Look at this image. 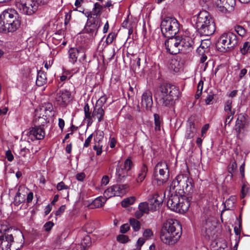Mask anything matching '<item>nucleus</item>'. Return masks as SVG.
<instances>
[{
    "label": "nucleus",
    "mask_w": 250,
    "mask_h": 250,
    "mask_svg": "<svg viewBox=\"0 0 250 250\" xmlns=\"http://www.w3.org/2000/svg\"><path fill=\"white\" fill-rule=\"evenodd\" d=\"M190 24L201 36L212 35L216 29L214 20L207 11L199 12L190 19Z\"/></svg>",
    "instance_id": "nucleus-1"
},
{
    "label": "nucleus",
    "mask_w": 250,
    "mask_h": 250,
    "mask_svg": "<svg viewBox=\"0 0 250 250\" xmlns=\"http://www.w3.org/2000/svg\"><path fill=\"white\" fill-rule=\"evenodd\" d=\"M147 172V168L146 166L143 165L141 167L139 173L138 174L136 181L137 183H141L146 178Z\"/></svg>",
    "instance_id": "nucleus-30"
},
{
    "label": "nucleus",
    "mask_w": 250,
    "mask_h": 250,
    "mask_svg": "<svg viewBox=\"0 0 250 250\" xmlns=\"http://www.w3.org/2000/svg\"><path fill=\"white\" fill-rule=\"evenodd\" d=\"M29 139L32 141L41 140L44 137L45 133L41 125L35 126L31 128L27 133Z\"/></svg>",
    "instance_id": "nucleus-16"
},
{
    "label": "nucleus",
    "mask_w": 250,
    "mask_h": 250,
    "mask_svg": "<svg viewBox=\"0 0 250 250\" xmlns=\"http://www.w3.org/2000/svg\"><path fill=\"white\" fill-rule=\"evenodd\" d=\"M6 157L8 161L11 162L14 159V156L12 154V152L10 150H8L5 153Z\"/></svg>",
    "instance_id": "nucleus-58"
},
{
    "label": "nucleus",
    "mask_w": 250,
    "mask_h": 250,
    "mask_svg": "<svg viewBox=\"0 0 250 250\" xmlns=\"http://www.w3.org/2000/svg\"><path fill=\"white\" fill-rule=\"evenodd\" d=\"M69 62L75 63L78 60L80 62L84 61L86 57L85 49L82 47H72L68 50Z\"/></svg>",
    "instance_id": "nucleus-13"
},
{
    "label": "nucleus",
    "mask_w": 250,
    "mask_h": 250,
    "mask_svg": "<svg viewBox=\"0 0 250 250\" xmlns=\"http://www.w3.org/2000/svg\"><path fill=\"white\" fill-rule=\"evenodd\" d=\"M71 18V12H69L68 13H66L65 14V20H64V24L67 25L70 21Z\"/></svg>",
    "instance_id": "nucleus-59"
},
{
    "label": "nucleus",
    "mask_w": 250,
    "mask_h": 250,
    "mask_svg": "<svg viewBox=\"0 0 250 250\" xmlns=\"http://www.w3.org/2000/svg\"><path fill=\"white\" fill-rule=\"evenodd\" d=\"M107 199L104 197L100 196L96 198L92 202V205L96 208L102 207L104 205Z\"/></svg>",
    "instance_id": "nucleus-31"
},
{
    "label": "nucleus",
    "mask_w": 250,
    "mask_h": 250,
    "mask_svg": "<svg viewBox=\"0 0 250 250\" xmlns=\"http://www.w3.org/2000/svg\"><path fill=\"white\" fill-rule=\"evenodd\" d=\"M25 201V196L23 195L22 196L21 195V193L19 191H18L14 197L13 204L15 206H19L20 204L22 203Z\"/></svg>",
    "instance_id": "nucleus-32"
},
{
    "label": "nucleus",
    "mask_w": 250,
    "mask_h": 250,
    "mask_svg": "<svg viewBox=\"0 0 250 250\" xmlns=\"http://www.w3.org/2000/svg\"><path fill=\"white\" fill-rule=\"evenodd\" d=\"M116 34L114 33H110L107 37L105 42L107 44L111 43L116 38Z\"/></svg>",
    "instance_id": "nucleus-45"
},
{
    "label": "nucleus",
    "mask_w": 250,
    "mask_h": 250,
    "mask_svg": "<svg viewBox=\"0 0 250 250\" xmlns=\"http://www.w3.org/2000/svg\"><path fill=\"white\" fill-rule=\"evenodd\" d=\"M104 138V133L103 132H99L97 133L96 136L94 137V141L95 144H101V142Z\"/></svg>",
    "instance_id": "nucleus-44"
},
{
    "label": "nucleus",
    "mask_w": 250,
    "mask_h": 250,
    "mask_svg": "<svg viewBox=\"0 0 250 250\" xmlns=\"http://www.w3.org/2000/svg\"><path fill=\"white\" fill-rule=\"evenodd\" d=\"M216 4L219 11L226 12L229 8L234 6L235 0H217Z\"/></svg>",
    "instance_id": "nucleus-19"
},
{
    "label": "nucleus",
    "mask_w": 250,
    "mask_h": 250,
    "mask_svg": "<svg viewBox=\"0 0 250 250\" xmlns=\"http://www.w3.org/2000/svg\"><path fill=\"white\" fill-rule=\"evenodd\" d=\"M102 147L103 146L100 144H95V145L93 146V149L96 151L97 155H100L102 153Z\"/></svg>",
    "instance_id": "nucleus-49"
},
{
    "label": "nucleus",
    "mask_w": 250,
    "mask_h": 250,
    "mask_svg": "<svg viewBox=\"0 0 250 250\" xmlns=\"http://www.w3.org/2000/svg\"><path fill=\"white\" fill-rule=\"evenodd\" d=\"M204 82L200 81L198 84L197 90L195 95V98L197 100L199 98L202 93Z\"/></svg>",
    "instance_id": "nucleus-41"
},
{
    "label": "nucleus",
    "mask_w": 250,
    "mask_h": 250,
    "mask_svg": "<svg viewBox=\"0 0 250 250\" xmlns=\"http://www.w3.org/2000/svg\"><path fill=\"white\" fill-rule=\"evenodd\" d=\"M241 53L242 54H246L249 52H250V42H246L243 46V47L240 48Z\"/></svg>",
    "instance_id": "nucleus-42"
},
{
    "label": "nucleus",
    "mask_w": 250,
    "mask_h": 250,
    "mask_svg": "<svg viewBox=\"0 0 250 250\" xmlns=\"http://www.w3.org/2000/svg\"><path fill=\"white\" fill-rule=\"evenodd\" d=\"M29 153V150L26 147L22 148L20 152V155L21 157H23L24 158H26L27 154Z\"/></svg>",
    "instance_id": "nucleus-52"
},
{
    "label": "nucleus",
    "mask_w": 250,
    "mask_h": 250,
    "mask_svg": "<svg viewBox=\"0 0 250 250\" xmlns=\"http://www.w3.org/2000/svg\"><path fill=\"white\" fill-rule=\"evenodd\" d=\"M179 94V90L176 86L170 83H164L157 89L155 97L159 105L171 107L175 104Z\"/></svg>",
    "instance_id": "nucleus-2"
},
{
    "label": "nucleus",
    "mask_w": 250,
    "mask_h": 250,
    "mask_svg": "<svg viewBox=\"0 0 250 250\" xmlns=\"http://www.w3.org/2000/svg\"><path fill=\"white\" fill-rule=\"evenodd\" d=\"M65 209V206L62 205L61 206L58 210L56 212V215L59 216L62 213Z\"/></svg>",
    "instance_id": "nucleus-61"
},
{
    "label": "nucleus",
    "mask_w": 250,
    "mask_h": 250,
    "mask_svg": "<svg viewBox=\"0 0 250 250\" xmlns=\"http://www.w3.org/2000/svg\"><path fill=\"white\" fill-rule=\"evenodd\" d=\"M240 38L232 32H228L222 34L216 43L217 49L223 53L232 51L238 45Z\"/></svg>",
    "instance_id": "nucleus-5"
},
{
    "label": "nucleus",
    "mask_w": 250,
    "mask_h": 250,
    "mask_svg": "<svg viewBox=\"0 0 250 250\" xmlns=\"http://www.w3.org/2000/svg\"><path fill=\"white\" fill-rule=\"evenodd\" d=\"M69 187L68 186L65 185L63 182H59L57 185V189L58 190H62L63 189H68Z\"/></svg>",
    "instance_id": "nucleus-50"
},
{
    "label": "nucleus",
    "mask_w": 250,
    "mask_h": 250,
    "mask_svg": "<svg viewBox=\"0 0 250 250\" xmlns=\"http://www.w3.org/2000/svg\"><path fill=\"white\" fill-rule=\"evenodd\" d=\"M138 210L135 212V215L138 219L142 217L144 214L148 213L149 210L148 203L147 202H142L139 204Z\"/></svg>",
    "instance_id": "nucleus-23"
},
{
    "label": "nucleus",
    "mask_w": 250,
    "mask_h": 250,
    "mask_svg": "<svg viewBox=\"0 0 250 250\" xmlns=\"http://www.w3.org/2000/svg\"><path fill=\"white\" fill-rule=\"evenodd\" d=\"M114 193V187L113 186L108 188L107 189H106L104 193V196L106 199L109 198L111 197L115 196V194Z\"/></svg>",
    "instance_id": "nucleus-40"
},
{
    "label": "nucleus",
    "mask_w": 250,
    "mask_h": 250,
    "mask_svg": "<svg viewBox=\"0 0 250 250\" xmlns=\"http://www.w3.org/2000/svg\"><path fill=\"white\" fill-rule=\"evenodd\" d=\"M132 165V161L130 158L128 157L125 160L123 167L121 165L118 166L116 172L118 179L121 180L122 178L125 177L127 172L130 170Z\"/></svg>",
    "instance_id": "nucleus-15"
},
{
    "label": "nucleus",
    "mask_w": 250,
    "mask_h": 250,
    "mask_svg": "<svg viewBox=\"0 0 250 250\" xmlns=\"http://www.w3.org/2000/svg\"><path fill=\"white\" fill-rule=\"evenodd\" d=\"M232 100H227L224 104V109L232 108Z\"/></svg>",
    "instance_id": "nucleus-60"
},
{
    "label": "nucleus",
    "mask_w": 250,
    "mask_h": 250,
    "mask_svg": "<svg viewBox=\"0 0 250 250\" xmlns=\"http://www.w3.org/2000/svg\"><path fill=\"white\" fill-rule=\"evenodd\" d=\"M54 116L53 107L51 104L45 103L40 109L35 111L34 121L35 123L43 125L45 124L49 118Z\"/></svg>",
    "instance_id": "nucleus-9"
},
{
    "label": "nucleus",
    "mask_w": 250,
    "mask_h": 250,
    "mask_svg": "<svg viewBox=\"0 0 250 250\" xmlns=\"http://www.w3.org/2000/svg\"><path fill=\"white\" fill-rule=\"evenodd\" d=\"M141 104L146 109H150L153 104L152 94L149 90L145 91L142 97Z\"/></svg>",
    "instance_id": "nucleus-21"
},
{
    "label": "nucleus",
    "mask_w": 250,
    "mask_h": 250,
    "mask_svg": "<svg viewBox=\"0 0 250 250\" xmlns=\"http://www.w3.org/2000/svg\"><path fill=\"white\" fill-rule=\"evenodd\" d=\"M17 7L24 14L30 16L37 11L38 3L37 0H20L17 3Z\"/></svg>",
    "instance_id": "nucleus-11"
},
{
    "label": "nucleus",
    "mask_w": 250,
    "mask_h": 250,
    "mask_svg": "<svg viewBox=\"0 0 250 250\" xmlns=\"http://www.w3.org/2000/svg\"><path fill=\"white\" fill-rule=\"evenodd\" d=\"M83 111L84 113V120H85L87 125L90 126L93 122L94 118L93 116V113L91 114L90 111L89 106L88 104H86L83 107Z\"/></svg>",
    "instance_id": "nucleus-24"
},
{
    "label": "nucleus",
    "mask_w": 250,
    "mask_h": 250,
    "mask_svg": "<svg viewBox=\"0 0 250 250\" xmlns=\"http://www.w3.org/2000/svg\"><path fill=\"white\" fill-rule=\"evenodd\" d=\"M114 194L115 196H120L125 193L128 188L127 185H117L113 186Z\"/></svg>",
    "instance_id": "nucleus-27"
},
{
    "label": "nucleus",
    "mask_w": 250,
    "mask_h": 250,
    "mask_svg": "<svg viewBox=\"0 0 250 250\" xmlns=\"http://www.w3.org/2000/svg\"><path fill=\"white\" fill-rule=\"evenodd\" d=\"M163 202V197L158 193H155L152 197L149 199L150 209L152 211L156 210Z\"/></svg>",
    "instance_id": "nucleus-20"
},
{
    "label": "nucleus",
    "mask_w": 250,
    "mask_h": 250,
    "mask_svg": "<svg viewBox=\"0 0 250 250\" xmlns=\"http://www.w3.org/2000/svg\"><path fill=\"white\" fill-rule=\"evenodd\" d=\"M14 242L12 234H5L0 236V250H11L10 246Z\"/></svg>",
    "instance_id": "nucleus-18"
},
{
    "label": "nucleus",
    "mask_w": 250,
    "mask_h": 250,
    "mask_svg": "<svg viewBox=\"0 0 250 250\" xmlns=\"http://www.w3.org/2000/svg\"><path fill=\"white\" fill-rule=\"evenodd\" d=\"M106 101V96L105 95L102 96L97 100L95 106H102L103 107Z\"/></svg>",
    "instance_id": "nucleus-43"
},
{
    "label": "nucleus",
    "mask_w": 250,
    "mask_h": 250,
    "mask_svg": "<svg viewBox=\"0 0 250 250\" xmlns=\"http://www.w3.org/2000/svg\"><path fill=\"white\" fill-rule=\"evenodd\" d=\"M47 78L45 73L42 71H39L36 79V84L39 86H42L46 83Z\"/></svg>",
    "instance_id": "nucleus-28"
},
{
    "label": "nucleus",
    "mask_w": 250,
    "mask_h": 250,
    "mask_svg": "<svg viewBox=\"0 0 250 250\" xmlns=\"http://www.w3.org/2000/svg\"><path fill=\"white\" fill-rule=\"evenodd\" d=\"M129 223L134 231H137L140 229V223L139 221L134 218H131Z\"/></svg>",
    "instance_id": "nucleus-38"
},
{
    "label": "nucleus",
    "mask_w": 250,
    "mask_h": 250,
    "mask_svg": "<svg viewBox=\"0 0 250 250\" xmlns=\"http://www.w3.org/2000/svg\"><path fill=\"white\" fill-rule=\"evenodd\" d=\"M135 201V198L134 197H130L124 199L121 202V205L123 207H126L132 205Z\"/></svg>",
    "instance_id": "nucleus-37"
},
{
    "label": "nucleus",
    "mask_w": 250,
    "mask_h": 250,
    "mask_svg": "<svg viewBox=\"0 0 250 250\" xmlns=\"http://www.w3.org/2000/svg\"><path fill=\"white\" fill-rule=\"evenodd\" d=\"M117 240L120 243H125L128 242V237L125 235H119L117 237Z\"/></svg>",
    "instance_id": "nucleus-47"
},
{
    "label": "nucleus",
    "mask_w": 250,
    "mask_h": 250,
    "mask_svg": "<svg viewBox=\"0 0 250 250\" xmlns=\"http://www.w3.org/2000/svg\"><path fill=\"white\" fill-rule=\"evenodd\" d=\"M182 226L180 222L174 219H168L164 223L161 230L160 238L168 245H173L180 238Z\"/></svg>",
    "instance_id": "nucleus-3"
},
{
    "label": "nucleus",
    "mask_w": 250,
    "mask_h": 250,
    "mask_svg": "<svg viewBox=\"0 0 250 250\" xmlns=\"http://www.w3.org/2000/svg\"><path fill=\"white\" fill-rule=\"evenodd\" d=\"M224 111L226 113V115L227 116V118L229 119V117H233V116L235 113V110L231 108L224 109Z\"/></svg>",
    "instance_id": "nucleus-46"
},
{
    "label": "nucleus",
    "mask_w": 250,
    "mask_h": 250,
    "mask_svg": "<svg viewBox=\"0 0 250 250\" xmlns=\"http://www.w3.org/2000/svg\"><path fill=\"white\" fill-rule=\"evenodd\" d=\"M154 171L156 173L158 172L159 174V180L162 182H165L168 177L169 170L167 164L166 162L161 161L156 165Z\"/></svg>",
    "instance_id": "nucleus-14"
},
{
    "label": "nucleus",
    "mask_w": 250,
    "mask_h": 250,
    "mask_svg": "<svg viewBox=\"0 0 250 250\" xmlns=\"http://www.w3.org/2000/svg\"><path fill=\"white\" fill-rule=\"evenodd\" d=\"M201 41L200 45L197 47L196 50L197 53L200 54L208 52L211 45L210 41L208 40L201 41L197 34L195 36L193 34L192 37H190V39H188V48L192 47L193 48L194 46H198Z\"/></svg>",
    "instance_id": "nucleus-10"
},
{
    "label": "nucleus",
    "mask_w": 250,
    "mask_h": 250,
    "mask_svg": "<svg viewBox=\"0 0 250 250\" xmlns=\"http://www.w3.org/2000/svg\"><path fill=\"white\" fill-rule=\"evenodd\" d=\"M103 9L102 6L98 3H96L94 4V7L91 12L87 13L85 14V16L87 18L96 19L97 18L99 19H101L100 15L102 12Z\"/></svg>",
    "instance_id": "nucleus-22"
},
{
    "label": "nucleus",
    "mask_w": 250,
    "mask_h": 250,
    "mask_svg": "<svg viewBox=\"0 0 250 250\" xmlns=\"http://www.w3.org/2000/svg\"><path fill=\"white\" fill-rule=\"evenodd\" d=\"M8 229L7 223L4 221H0V233H3Z\"/></svg>",
    "instance_id": "nucleus-48"
},
{
    "label": "nucleus",
    "mask_w": 250,
    "mask_h": 250,
    "mask_svg": "<svg viewBox=\"0 0 250 250\" xmlns=\"http://www.w3.org/2000/svg\"><path fill=\"white\" fill-rule=\"evenodd\" d=\"M236 199L234 197L231 196L224 202V208L225 210H233L235 207Z\"/></svg>",
    "instance_id": "nucleus-29"
},
{
    "label": "nucleus",
    "mask_w": 250,
    "mask_h": 250,
    "mask_svg": "<svg viewBox=\"0 0 250 250\" xmlns=\"http://www.w3.org/2000/svg\"><path fill=\"white\" fill-rule=\"evenodd\" d=\"M235 31L241 37H244L246 35L247 30L244 27L237 25L234 27Z\"/></svg>",
    "instance_id": "nucleus-34"
},
{
    "label": "nucleus",
    "mask_w": 250,
    "mask_h": 250,
    "mask_svg": "<svg viewBox=\"0 0 250 250\" xmlns=\"http://www.w3.org/2000/svg\"><path fill=\"white\" fill-rule=\"evenodd\" d=\"M88 20L86 24L84 27V32L92 37H95L99 27L101 25V19H99L97 18L96 19H92L87 18Z\"/></svg>",
    "instance_id": "nucleus-12"
},
{
    "label": "nucleus",
    "mask_w": 250,
    "mask_h": 250,
    "mask_svg": "<svg viewBox=\"0 0 250 250\" xmlns=\"http://www.w3.org/2000/svg\"><path fill=\"white\" fill-rule=\"evenodd\" d=\"M154 124H155V130L156 132L160 131L161 130V120L159 115L157 114H154Z\"/></svg>",
    "instance_id": "nucleus-35"
},
{
    "label": "nucleus",
    "mask_w": 250,
    "mask_h": 250,
    "mask_svg": "<svg viewBox=\"0 0 250 250\" xmlns=\"http://www.w3.org/2000/svg\"><path fill=\"white\" fill-rule=\"evenodd\" d=\"M241 228H242V221L240 219L239 221V227L238 228L236 226H235L234 228V232H235V234L236 235H240Z\"/></svg>",
    "instance_id": "nucleus-53"
},
{
    "label": "nucleus",
    "mask_w": 250,
    "mask_h": 250,
    "mask_svg": "<svg viewBox=\"0 0 250 250\" xmlns=\"http://www.w3.org/2000/svg\"><path fill=\"white\" fill-rule=\"evenodd\" d=\"M161 29L165 37H172L179 32V24L175 18L166 17L161 21Z\"/></svg>",
    "instance_id": "nucleus-8"
},
{
    "label": "nucleus",
    "mask_w": 250,
    "mask_h": 250,
    "mask_svg": "<svg viewBox=\"0 0 250 250\" xmlns=\"http://www.w3.org/2000/svg\"><path fill=\"white\" fill-rule=\"evenodd\" d=\"M245 118L244 116H239L236 122V128L238 131H240L241 128H243L244 126V124L243 122L245 121Z\"/></svg>",
    "instance_id": "nucleus-36"
},
{
    "label": "nucleus",
    "mask_w": 250,
    "mask_h": 250,
    "mask_svg": "<svg viewBox=\"0 0 250 250\" xmlns=\"http://www.w3.org/2000/svg\"><path fill=\"white\" fill-rule=\"evenodd\" d=\"M53 225V223H52L51 222H48L46 223L44 225V229L46 231H49L51 229Z\"/></svg>",
    "instance_id": "nucleus-57"
},
{
    "label": "nucleus",
    "mask_w": 250,
    "mask_h": 250,
    "mask_svg": "<svg viewBox=\"0 0 250 250\" xmlns=\"http://www.w3.org/2000/svg\"><path fill=\"white\" fill-rule=\"evenodd\" d=\"M213 99V95H208L207 98L205 99L206 104L208 105L211 104V102Z\"/></svg>",
    "instance_id": "nucleus-64"
},
{
    "label": "nucleus",
    "mask_w": 250,
    "mask_h": 250,
    "mask_svg": "<svg viewBox=\"0 0 250 250\" xmlns=\"http://www.w3.org/2000/svg\"><path fill=\"white\" fill-rule=\"evenodd\" d=\"M104 115V109L102 106H95L93 111V116L97 119L98 123L103 121Z\"/></svg>",
    "instance_id": "nucleus-26"
},
{
    "label": "nucleus",
    "mask_w": 250,
    "mask_h": 250,
    "mask_svg": "<svg viewBox=\"0 0 250 250\" xmlns=\"http://www.w3.org/2000/svg\"><path fill=\"white\" fill-rule=\"evenodd\" d=\"M95 228V223L93 221L87 222L84 227L85 231L88 233H92Z\"/></svg>",
    "instance_id": "nucleus-33"
},
{
    "label": "nucleus",
    "mask_w": 250,
    "mask_h": 250,
    "mask_svg": "<svg viewBox=\"0 0 250 250\" xmlns=\"http://www.w3.org/2000/svg\"><path fill=\"white\" fill-rule=\"evenodd\" d=\"M169 68L175 73L183 71V65L176 59H172L169 64Z\"/></svg>",
    "instance_id": "nucleus-25"
},
{
    "label": "nucleus",
    "mask_w": 250,
    "mask_h": 250,
    "mask_svg": "<svg viewBox=\"0 0 250 250\" xmlns=\"http://www.w3.org/2000/svg\"><path fill=\"white\" fill-rule=\"evenodd\" d=\"M56 100L59 104L65 106L67 105L71 100V93L67 90H61L57 93Z\"/></svg>",
    "instance_id": "nucleus-17"
},
{
    "label": "nucleus",
    "mask_w": 250,
    "mask_h": 250,
    "mask_svg": "<svg viewBox=\"0 0 250 250\" xmlns=\"http://www.w3.org/2000/svg\"><path fill=\"white\" fill-rule=\"evenodd\" d=\"M109 181V179L108 176L104 175L103 177L101 180V185L102 186H106Z\"/></svg>",
    "instance_id": "nucleus-56"
},
{
    "label": "nucleus",
    "mask_w": 250,
    "mask_h": 250,
    "mask_svg": "<svg viewBox=\"0 0 250 250\" xmlns=\"http://www.w3.org/2000/svg\"><path fill=\"white\" fill-rule=\"evenodd\" d=\"M93 136V134H91L85 140L84 143L83 144V146L85 147H87L89 146L90 143L92 140Z\"/></svg>",
    "instance_id": "nucleus-55"
},
{
    "label": "nucleus",
    "mask_w": 250,
    "mask_h": 250,
    "mask_svg": "<svg viewBox=\"0 0 250 250\" xmlns=\"http://www.w3.org/2000/svg\"><path fill=\"white\" fill-rule=\"evenodd\" d=\"M21 24L17 11L12 8L7 9L0 15V32H13Z\"/></svg>",
    "instance_id": "nucleus-4"
},
{
    "label": "nucleus",
    "mask_w": 250,
    "mask_h": 250,
    "mask_svg": "<svg viewBox=\"0 0 250 250\" xmlns=\"http://www.w3.org/2000/svg\"><path fill=\"white\" fill-rule=\"evenodd\" d=\"M91 244V238L88 235L85 236L81 241V245L83 249L86 250V248L89 247Z\"/></svg>",
    "instance_id": "nucleus-39"
},
{
    "label": "nucleus",
    "mask_w": 250,
    "mask_h": 250,
    "mask_svg": "<svg viewBox=\"0 0 250 250\" xmlns=\"http://www.w3.org/2000/svg\"><path fill=\"white\" fill-rule=\"evenodd\" d=\"M167 206L171 210L185 214L188 211V197L171 194L167 201Z\"/></svg>",
    "instance_id": "nucleus-7"
},
{
    "label": "nucleus",
    "mask_w": 250,
    "mask_h": 250,
    "mask_svg": "<svg viewBox=\"0 0 250 250\" xmlns=\"http://www.w3.org/2000/svg\"><path fill=\"white\" fill-rule=\"evenodd\" d=\"M58 120H59V123H58L59 126L60 128L61 129V130L62 131L63 129V128L64 127V125H65L64 121L62 118H59Z\"/></svg>",
    "instance_id": "nucleus-63"
},
{
    "label": "nucleus",
    "mask_w": 250,
    "mask_h": 250,
    "mask_svg": "<svg viewBox=\"0 0 250 250\" xmlns=\"http://www.w3.org/2000/svg\"><path fill=\"white\" fill-rule=\"evenodd\" d=\"M153 235V232L150 229H146L143 233V236L146 239L150 238Z\"/></svg>",
    "instance_id": "nucleus-51"
},
{
    "label": "nucleus",
    "mask_w": 250,
    "mask_h": 250,
    "mask_svg": "<svg viewBox=\"0 0 250 250\" xmlns=\"http://www.w3.org/2000/svg\"><path fill=\"white\" fill-rule=\"evenodd\" d=\"M85 177V174L83 172L79 173L76 175V179L80 181H83Z\"/></svg>",
    "instance_id": "nucleus-62"
},
{
    "label": "nucleus",
    "mask_w": 250,
    "mask_h": 250,
    "mask_svg": "<svg viewBox=\"0 0 250 250\" xmlns=\"http://www.w3.org/2000/svg\"><path fill=\"white\" fill-rule=\"evenodd\" d=\"M168 38L165 42L167 52L170 54H176L180 52L186 53L188 50V41L186 36L172 37Z\"/></svg>",
    "instance_id": "nucleus-6"
},
{
    "label": "nucleus",
    "mask_w": 250,
    "mask_h": 250,
    "mask_svg": "<svg viewBox=\"0 0 250 250\" xmlns=\"http://www.w3.org/2000/svg\"><path fill=\"white\" fill-rule=\"evenodd\" d=\"M129 229V226L127 224H125L120 227V231L122 233H126Z\"/></svg>",
    "instance_id": "nucleus-54"
}]
</instances>
